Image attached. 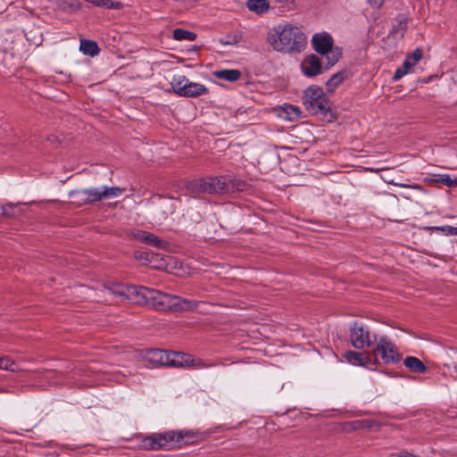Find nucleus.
<instances>
[{"instance_id": "nucleus-21", "label": "nucleus", "mask_w": 457, "mask_h": 457, "mask_svg": "<svg viewBox=\"0 0 457 457\" xmlns=\"http://www.w3.org/2000/svg\"><path fill=\"white\" fill-rule=\"evenodd\" d=\"M241 71L239 70H220L214 72V76L217 79H223L229 82H234L241 78Z\"/></svg>"}, {"instance_id": "nucleus-18", "label": "nucleus", "mask_w": 457, "mask_h": 457, "mask_svg": "<svg viewBox=\"0 0 457 457\" xmlns=\"http://www.w3.org/2000/svg\"><path fill=\"white\" fill-rule=\"evenodd\" d=\"M179 438V446L180 447L182 445H189L194 442H196L203 438L202 433L197 430H179L176 431Z\"/></svg>"}, {"instance_id": "nucleus-14", "label": "nucleus", "mask_w": 457, "mask_h": 457, "mask_svg": "<svg viewBox=\"0 0 457 457\" xmlns=\"http://www.w3.org/2000/svg\"><path fill=\"white\" fill-rule=\"evenodd\" d=\"M184 89L183 97H197L209 92V89L204 85L189 80Z\"/></svg>"}, {"instance_id": "nucleus-38", "label": "nucleus", "mask_w": 457, "mask_h": 457, "mask_svg": "<svg viewBox=\"0 0 457 457\" xmlns=\"http://www.w3.org/2000/svg\"><path fill=\"white\" fill-rule=\"evenodd\" d=\"M414 64L411 62V58H405L402 69H406V72L408 73L411 67H413Z\"/></svg>"}, {"instance_id": "nucleus-22", "label": "nucleus", "mask_w": 457, "mask_h": 457, "mask_svg": "<svg viewBox=\"0 0 457 457\" xmlns=\"http://www.w3.org/2000/svg\"><path fill=\"white\" fill-rule=\"evenodd\" d=\"M301 115V111L297 106L292 104H285L280 111L279 116L289 121L295 120Z\"/></svg>"}, {"instance_id": "nucleus-20", "label": "nucleus", "mask_w": 457, "mask_h": 457, "mask_svg": "<svg viewBox=\"0 0 457 457\" xmlns=\"http://www.w3.org/2000/svg\"><path fill=\"white\" fill-rule=\"evenodd\" d=\"M79 50L85 54L91 57L97 55L100 48L96 41L90 39H81Z\"/></svg>"}, {"instance_id": "nucleus-9", "label": "nucleus", "mask_w": 457, "mask_h": 457, "mask_svg": "<svg viewBox=\"0 0 457 457\" xmlns=\"http://www.w3.org/2000/svg\"><path fill=\"white\" fill-rule=\"evenodd\" d=\"M86 191L87 195V203L90 204L103 200L119 197L125 191V188L120 187L103 186L99 187L86 188Z\"/></svg>"}, {"instance_id": "nucleus-42", "label": "nucleus", "mask_w": 457, "mask_h": 457, "mask_svg": "<svg viewBox=\"0 0 457 457\" xmlns=\"http://www.w3.org/2000/svg\"><path fill=\"white\" fill-rule=\"evenodd\" d=\"M238 42V40L237 38H235L233 40V42H226V43H223L224 45H235Z\"/></svg>"}, {"instance_id": "nucleus-12", "label": "nucleus", "mask_w": 457, "mask_h": 457, "mask_svg": "<svg viewBox=\"0 0 457 457\" xmlns=\"http://www.w3.org/2000/svg\"><path fill=\"white\" fill-rule=\"evenodd\" d=\"M133 236L135 238L138 239L139 241L153 245L159 249H165L168 246V243L153 233L145 231V230H136L133 233Z\"/></svg>"}, {"instance_id": "nucleus-26", "label": "nucleus", "mask_w": 457, "mask_h": 457, "mask_svg": "<svg viewBox=\"0 0 457 457\" xmlns=\"http://www.w3.org/2000/svg\"><path fill=\"white\" fill-rule=\"evenodd\" d=\"M173 38L179 41H194L196 38V34L195 32L179 28L173 30Z\"/></svg>"}, {"instance_id": "nucleus-30", "label": "nucleus", "mask_w": 457, "mask_h": 457, "mask_svg": "<svg viewBox=\"0 0 457 457\" xmlns=\"http://www.w3.org/2000/svg\"><path fill=\"white\" fill-rule=\"evenodd\" d=\"M431 230L441 233L444 236H457V227L449 225L445 226H433L429 228Z\"/></svg>"}, {"instance_id": "nucleus-17", "label": "nucleus", "mask_w": 457, "mask_h": 457, "mask_svg": "<svg viewBox=\"0 0 457 457\" xmlns=\"http://www.w3.org/2000/svg\"><path fill=\"white\" fill-rule=\"evenodd\" d=\"M191 355L189 353H185L181 352H170V361L169 366L173 367H189V361L191 359Z\"/></svg>"}, {"instance_id": "nucleus-39", "label": "nucleus", "mask_w": 457, "mask_h": 457, "mask_svg": "<svg viewBox=\"0 0 457 457\" xmlns=\"http://www.w3.org/2000/svg\"><path fill=\"white\" fill-rule=\"evenodd\" d=\"M367 2L371 7L379 8L383 4L384 0H367Z\"/></svg>"}, {"instance_id": "nucleus-13", "label": "nucleus", "mask_w": 457, "mask_h": 457, "mask_svg": "<svg viewBox=\"0 0 457 457\" xmlns=\"http://www.w3.org/2000/svg\"><path fill=\"white\" fill-rule=\"evenodd\" d=\"M170 352L162 349H151L145 355V360L156 366H169Z\"/></svg>"}, {"instance_id": "nucleus-10", "label": "nucleus", "mask_w": 457, "mask_h": 457, "mask_svg": "<svg viewBox=\"0 0 457 457\" xmlns=\"http://www.w3.org/2000/svg\"><path fill=\"white\" fill-rule=\"evenodd\" d=\"M303 74L307 78H313L321 74L325 70L321 62L315 54L306 55L300 65Z\"/></svg>"}, {"instance_id": "nucleus-8", "label": "nucleus", "mask_w": 457, "mask_h": 457, "mask_svg": "<svg viewBox=\"0 0 457 457\" xmlns=\"http://www.w3.org/2000/svg\"><path fill=\"white\" fill-rule=\"evenodd\" d=\"M379 353L382 361L386 364H395L401 361L402 355L396 346L387 337H380L377 340L374 353Z\"/></svg>"}, {"instance_id": "nucleus-32", "label": "nucleus", "mask_w": 457, "mask_h": 457, "mask_svg": "<svg viewBox=\"0 0 457 457\" xmlns=\"http://www.w3.org/2000/svg\"><path fill=\"white\" fill-rule=\"evenodd\" d=\"M17 205L13 204H6L1 207V213L4 217H15L18 215Z\"/></svg>"}, {"instance_id": "nucleus-35", "label": "nucleus", "mask_w": 457, "mask_h": 457, "mask_svg": "<svg viewBox=\"0 0 457 457\" xmlns=\"http://www.w3.org/2000/svg\"><path fill=\"white\" fill-rule=\"evenodd\" d=\"M102 3L101 7L107 9L120 10L123 7L120 0H103Z\"/></svg>"}, {"instance_id": "nucleus-34", "label": "nucleus", "mask_w": 457, "mask_h": 457, "mask_svg": "<svg viewBox=\"0 0 457 457\" xmlns=\"http://www.w3.org/2000/svg\"><path fill=\"white\" fill-rule=\"evenodd\" d=\"M15 362L7 356L0 357V370H15Z\"/></svg>"}, {"instance_id": "nucleus-1", "label": "nucleus", "mask_w": 457, "mask_h": 457, "mask_svg": "<svg viewBox=\"0 0 457 457\" xmlns=\"http://www.w3.org/2000/svg\"><path fill=\"white\" fill-rule=\"evenodd\" d=\"M267 42L276 52L289 54H299L307 46V37L298 26L284 23L269 29Z\"/></svg>"}, {"instance_id": "nucleus-37", "label": "nucleus", "mask_w": 457, "mask_h": 457, "mask_svg": "<svg viewBox=\"0 0 457 457\" xmlns=\"http://www.w3.org/2000/svg\"><path fill=\"white\" fill-rule=\"evenodd\" d=\"M405 74H407L406 69L398 68L394 74L393 79L398 80L402 79Z\"/></svg>"}, {"instance_id": "nucleus-33", "label": "nucleus", "mask_w": 457, "mask_h": 457, "mask_svg": "<svg viewBox=\"0 0 457 457\" xmlns=\"http://www.w3.org/2000/svg\"><path fill=\"white\" fill-rule=\"evenodd\" d=\"M189 361V367H193L195 369H207L212 366L211 363H206L204 360L197 358L194 355H191V359Z\"/></svg>"}, {"instance_id": "nucleus-29", "label": "nucleus", "mask_w": 457, "mask_h": 457, "mask_svg": "<svg viewBox=\"0 0 457 457\" xmlns=\"http://www.w3.org/2000/svg\"><path fill=\"white\" fill-rule=\"evenodd\" d=\"M324 55H326L328 61L327 66L324 68L325 70H328L338 62L341 53L337 48L333 49V47H331V50H329V52L326 53Z\"/></svg>"}, {"instance_id": "nucleus-43", "label": "nucleus", "mask_w": 457, "mask_h": 457, "mask_svg": "<svg viewBox=\"0 0 457 457\" xmlns=\"http://www.w3.org/2000/svg\"><path fill=\"white\" fill-rule=\"evenodd\" d=\"M135 256H136L137 259H140V260H142L144 258L143 257V253H136Z\"/></svg>"}, {"instance_id": "nucleus-7", "label": "nucleus", "mask_w": 457, "mask_h": 457, "mask_svg": "<svg viewBox=\"0 0 457 457\" xmlns=\"http://www.w3.org/2000/svg\"><path fill=\"white\" fill-rule=\"evenodd\" d=\"M349 336L352 345L356 349L370 347L378 340L376 335L371 333L369 327L361 322L353 323Z\"/></svg>"}, {"instance_id": "nucleus-24", "label": "nucleus", "mask_w": 457, "mask_h": 457, "mask_svg": "<svg viewBox=\"0 0 457 457\" xmlns=\"http://www.w3.org/2000/svg\"><path fill=\"white\" fill-rule=\"evenodd\" d=\"M188 79L181 74L174 75L171 81H170V87L172 91L177 94L179 96H183L184 88L186 87V84L188 82Z\"/></svg>"}, {"instance_id": "nucleus-6", "label": "nucleus", "mask_w": 457, "mask_h": 457, "mask_svg": "<svg viewBox=\"0 0 457 457\" xmlns=\"http://www.w3.org/2000/svg\"><path fill=\"white\" fill-rule=\"evenodd\" d=\"M179 438L181 437L178 436L177 432L174 430L154 433L142 440V447L148 451H170L179 447Z\"/></svg>"}, {"instance_id": "nucleus-25", "label": "nucleus", "mask_w": 457, "mask_h": 457, "mask_svg": "<svg viewBox=\"0 0 457 457\" xmlns=\"http://www.w3.org/2000/svg\"><path fill=\"white\" fill-rule=\"evenodd\" d=\"M247 7L257 14H263L269 11L270 4L268 0H248Z\"/></svg>"}, {"instance_id": "nucleus-15", "label": "nucleus", "mask_w": 457, "mask_h": 457, "mask_svg": "<svg viewBox=\"0 0 457 457\" xmlns=\"http://www.w3.org/2000/svg\"><path fill=\"white\" fill-rule=\"evenodd\" d=\"M407 28L408 18L405 14L400 13L395 17L394 21L390 34L394 35L395 37H403Z\"/></svg>"}, {"instance_id": "nucleus-44", "label": "nucleus", "mask_w": 457, "mask_h": 457, "mask_svg": "<svg viewBox=\"0 0 457 457\" xmlns=\"http://www.w3.org/2000/svg\"><path fill=\"white\" fill-rule=\"evenodd\" d=\"M274 1L277 3H279V4H286L288 2V0H274Z\"/></svg>"}, {"instance_id": "nucleus-19", "label": "nucleus", "mask_w": 457, "mask_h": 457, "mask_svg": "<svg viewBox=\"0 0 457 457\" xmlns=\"http://www.w3.org/2000/svg\"><path fill=\"white\" fill-rule=\"evenodd\" d=\"M226 178V185H225V194L227 193H234V192H241L245 190L246 183L239 179L233 178L230 175L225 176Z\"/></svg>"}, {"instance_id": "nucleus-11", "label": "nucleus", "mask_w": 457, "mask_h": 457, "mask_svg": "<svg viewBox=\"0 0 457 457\" xmlns=\"http://www.w3.org/2000/svg\"><path fill=\"white\" fill-rule=\"evenodd\" d=\"M311 43L316 53L325 54L331 50L334 41L332 36L328 32L322 31L315 33L312 37Z\"/></svg>"}, {"instance_id": "nucleus-40", "label": "nucleus", "mask_w": 457, "mask_h": 457, "mask_svg": "<svg viewBox=\"0 0 457 457\" xmlns=\"http://www.w3.org/2000/svg\"><path fill=\"white\" fill-rule=\"evenodd\" d=\"M102 1L103 0H88L87 2L97 6V7H101L102 6Z\"/></svg>"}, {"instance_id": "nucleus-5", "label": "nucleus", "mask_w": 457, "mask_h": 457, "mask_svg": "<svg viewBox=\"0 0 457 457\" xmlns=\"http://www.w3.org/2000/svg\"><path fill=\"white\" fill-rule=\"evenodd\" d=\"M303 104L311 114L325 115L330 110V102L322 88L309 87L303 95Z\"/></svg>"}, {"instance_id": "nucleus-23", "label": "nucleus", "mask_w": 457, "mask_h": 457, "mask_svg": "<svg viewBox=\"0 0 457 457\" xmlns=\"http://www.w3.org/2000/svg\"><path fill=\"white\" fill-rule=\"evenodd\" d=\"M403 363L410 370L417 373H424L427 371L426 365L417 357L408 356L404 359Z\"/></svg>"}, {"instance_id": "nucleus-41", "label": "nucleus", "mask_w": 457, "mask_h": 457, "mask_svg": "<svg viewBox=\"0 0 457 457\" xmlns=\"http://www.w3.org/2000/svg\"><path fill=\"white\" fill-rule=\"evenodd\" d=\"M390 184L392 185H395V186H397V187H409L410 186L407 185V184H403V183H394V182H389Z\"/></svg>"}, {"instance_id": "nucleus-28", "label": "nucleus", "mask_w": 457, "mask_h": 457, "mask_svg": "<svg viewBox=\"0 0 457 457\" xmlns=\"http://www.w3.org/2000/svg\"><path fill=\"white\" fill-rule=\"evenodd\" d=\"M345 79L344 72H337L334 74L328 81L327 87L328 91H333L337 87H338Z\"/></svg>"}, {"instance_id": "nucleus-31", "label": "nucleus", "mask_w": 457, "mask_h": 457, "mask_svg": "<svg viewBox=\"0 0 457 457\" xmlns=\"http://www.w3.org/2000/svg\"><path fill=\"white\" fill-rule=\"evenodd\" d=\"M436 180L448 187H457V178H452L448 174L440 175Z\"/></svg>"}, {"instance_id": "nucleus-16", "label": "nucleus", "mask_w": 457, "mask_h": 457, "mask_svg": "<svg viewBox=\"0 0 457 457\" xmlns=\"http://www.w3.org/2000/svg\"><path fill=\"white\" fill-rule=\"evenodd\" d=\"M344 359L352 365L366 366L370 361V355L361 353L347 351L343 355Z\"/></svg>"}, {"instance_id": "nucleus-36", "label": "nucleus", "mask_w": 457, "mask_h": 457, "mask_svg": "<svg viewBox=\"0 0 457 457\" xmlns=\"http://www.w3.org/2000/svg\"><path fill=\"white\" fill-rule=\"evenodd\" d=\"M422 50L417 48L411 54H408L407 58H411V62L415 65L422 58Z\"/></svg>"}, {"instance_id": "nucleus-27", "label": "nucleus", "mask_w": 457, "mask_h": 457, "mask_svg": "<svg viewBox=\"0 0 457 457\" xmlns=\"http://www.w3.org/2000/svg\"><path fill=\"white\" fill-rule=\"evenodd\" d=\"M70 196L78 204H89V203H87V195L86 188L71 191Z\"/></svg>"}, {"instance_id": "nucleus-4", "label": "nucleus", "mask_w": 457, "mask_h": 457, "mask_svg": "<svg viewBox=\"0 0 457 457\" xmlns=\"http://www.w3.org/2000/svg\"><path fill=\"white\" fill-rule=\"evenodd\" d=\"M225 176L195 179L186 184L187 192L192 196L200 194H225Z\"/></svg>"}, {"instance_id": "nucleus-2", "label": "nucleus", "mask_w": 457, "mask_h": 457, "mask_svg": "<svg viewBox=\"0 0 457 457\" xmlns=\"http://www.w3.org/2000/svg\"><path fill=\"white\" fill-rule=\"evenodd\" d=\"M110 293L113 295L124 298L134 304L151 305L153 294L155 289L135 285L113 284L108 287Z\"/></svg>"}, {"instance_id": "nucleus-3", "label": "nucleus", "mask_w": 457, "mask_h": 457, "mask_svg": "<svg viewBox=\"0 0 457 457\" xmlns=\"http://www.w3.org/2000/svg\"><path fill=\"white\" fill-rule=\"evenodd\" d=\"M201 302L165 294L155 289L150 307L157 311L174 309L176 311H192L198 308Z\"/></svg>"}]
</instances>
